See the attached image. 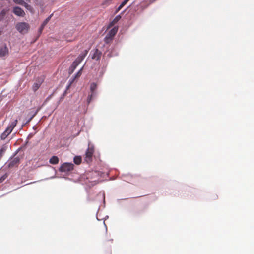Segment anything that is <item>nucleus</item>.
Masks as SVG:
<instances>
[{"instance_id":"obj_7","label":"nucleus","mask_w":254,"mask_h":254,"mask_svg":"<svg viewBox=\"0 0 254 254\" xmlns=\"http://www.w3.org/2000/svg\"><path fill=\"white\" fill-rule=\"evenodd\" d=\"M8 54V49L6 45L0 49V57H3Z\"/></svg>"},{"instance_id":"obj_10","label":"nucleus","mask_w":254,"mask_h":254,"mask_svg":"<svg viewBox=\"0 0 254 254\" xmlns=\"http://www.w3.org/2000/svg\"><path fill=\"white\" fill-rule=\"evenodd\" d=\"M59 161V158L56 156H52L49 160L50 163L52 164H57Z\"/></svg>"},{"instance_id":"obj_15","label":"nucleus","mask_w":254,"mask_h":254,"mask_svg":"<svg viewBox=\"0 0 254 254\" xmlns=\"http://www.w3.org/2000/svg\"><path fill=\"white\" fill-rule=\"evenodd\" d=\"M121 18V16L119 15L115 17V18L113 20L111 23L110 24V26H113L117 23Z\"/></svg>"},{"instance_id":"obj_1","label":"nucleus","mask_w":254,"mask_h":254,"mask_svg":"<svg viewBox=\"0 0 254 254\" xmlns=\"http://www.w3.org/2000/svg\"><path fill=\"white\" fill-rule=\"evenodd\" d=\"M17 30L22 34H26L29 29V25L26 22H18L15 26Z\"/></svg>"},{"instance_id":"obj_5","label":"nucleus","mask_w":254,"mask_h":254,"mask_svg":"<svg viewBox=\"0 0 254 254\" xmlns=\"http://www.w3.org/2000/svg\"><path fill=\"white\" fill-rule=\"evenodd\" d=\"M13 13L17 16L23 17L25 15L24 11L19 7H15L13 10Z\"/></svg>"},{"instance_id":"obj_16","label":"nucleus","mask_w":254,"mask_h":254,"mask_svg":"<svg viewBox=\"0 0 254 254\" xmlns=\"http://www.w3.org/2000/svg\"><path fill=\"white\" fill-rule=\"evenodd\" d=\"M74 162L75 164H77V165H79L81 162V157L80 156H75L74 158Z\"/></svg>"},{"instance_id":"obj_12","label":"nucleus","mask_w":254,"mask_h":254,"mask_svg":"<svg viewBox=\"0 0 254 254\" xmlns=\"http://www.w3.org/2000/svg\"><path fill=\"white\" fill-rule=\"evenodd\" d=\"M17 123V120H15L14 121L11 122L7 127V128L9 129V130H10L11 132H12L13 128L15 127L16 126Z\"/></svg>"},{"instance_id":"obj_25","label":"nucleus","mask_w":254,"mask_h":254,"mask_svg":"<svg viewBox=\"0 0 254 254\" xmlns=\"http://www.w3.org/2000/svg\"><path fill=\"white\" fill-rule=\"evenodd\" d=\"M14 1L19 4L23 5L25 3L24 1L23 0H14Z\"/></svg>"},{"instance_id":"obj_30","label":"nucleus","mask_w":254,"mask_h":254,"mask_svg":"<svg viewBox=\"0 0 254 254\" xmlns=\"http://www.w3.org/2000/svg\"><path fill=\"white\" fill-rule=\"evenodd\" d=\"M44 27H42V25H41L40 27L39 28V32L40 33L42 32V31H43V29H44Z\"/></svg>"},{"instance_id":"obj_3","label":"nucleus","mask_w":254,"mask_h":254,"mask_svg":"<svg viewBox=\"0 0 254 254\" xmlns=\"http://www.w3.org/2000/svg\"><path fill=\"white\" fill-rule=\"evenodd\" d=\"M94 148L89 147L86 151L85 160L86 162H89L92 161V156L94 153Z\"/></svg>"},{"instance_id":"obj_17","label":"nucleus","mask_w":254,"mask_h":254,"mask_svg":"<svg viewBox=\"0 0 254 254\" xmlns=\"http://www.w3.org/2000/svg\"><path fill=\"white\" fill-rule=\"evenodd\" d=\"M97 88V85L95 83H92L90 85V90L92 92V93L94 94V92L95 91V90Z\"/></svg>"},{"instance_id":"obj_20","label":"nucleus","mask_w":254,"mask_h":254,"mask_svg":"<svg viewBox=\"0 0 254 254\" xmlns=\"http://www.w3.org/2000/svg\"><path fill=\"white\" fill-rule=\"evenodd\" d=\"M38 111H39V109H37L35 112L32 113L30 118L27 121L28 123L30 122L32 120V119L34 118V117L37 114Z\"/></svg>"},{"instance_id":"obj_28","label":"nucleus","mask_w":254,"mask_h":254,"mask_svg":"<svg viewBox=\"0 0 254 254\" xmlns=\"http://www.w3.org/2000/svg\"><path fill=\"white\" fill-rule=\"evenodd\" d=\"M129 0H125L120 4L123 7L128 2Z\"/></svg>"},{"instance_id":"obj_4","label":"nucleus","mask_w":254,"mask_h":254,"mask_svg":"<svg viewBox=\"0 0 254 254\" xmlns=\"http://www.w3.org/2000/svg\"><path fill=\"white\" fill-rule=\"evenodd\" d=\"M88 53V50H85L83 51L82 53L76 59L74 62H76V63L79 64L86 57L87 54Z\"/></svg>"},{"instance_id":"obj_21","label":"nucleus","mask_w":254,"mask_h":254,"mask_svg":"<svg viewBox=\"0 0 254 254\" xmlns=\"http://www.w3.org/2000/svg\"><path fill=\"white\" fill-rule=\"evenodd\" d=\"M113 38L109 37L106 35L104 38V41L106 43L108 44L110 43L113 40Z\"/></svg>"},{"instance_id":"obj_19","label":"nucleus","mask_w":254,"mask_h":254,"mask_svg":"<svg viewBox=\"0 0 254 254\" xmlns=\"http://www.w3.org/2000/svg\"><path fill=\"white\" fill-rule=\"evenodd\" d=\"M113 0H105L102 5L105 6H108L110 5Z\"/></svg>"},{"instance_id":"obj_22","label":"nucleus","mask_w":254,"mask_h":254,"mask_svg":"<svg viewBox=\"0 0 254 254\" xmlns=\"http://www.w3.org/2000/svg\"><path fill=\"white\" fill-rule=\"evenodd\" d=\"M82 68H81L79 71L76 74V75H75L74 77V80L76 79H77L82 74Z\"/></svg>"},{"instance_id":"obj_9","label":"nucleus","mask_w":254,"mask_h":254,"mask_svg":"<svg viewBox=\"0 0 254 254\" xmlns=\"http://www.w3.org/2000/svg\"><path fill=\"white\" fill-rule=\"evenodd\" d=\"M43 82V79L39 80L34 83L32 86V89L34 91H37L41 86Z\"/></svg>"},{"instance_id":"obj_23","label":"nucleus","mask_w":254,"mask_h":254,"mask_svg":"<svg viewBox=\"0 0 254 254\" xmlns=\"http://www.w3.org/2000/svg\"><path fill=\"white\" fill-rule=\"evenodd\" d=\"M8 177V174L5 173L0 178V184L3 182Z\"/></svg>"},{"instance_id":"obj_14","label":"nucleus","mask_w":254,"mask_h":254,"mask_svg":"<svg viewBox=\"0 0 254 254\" xmlns=\"http://www.w3.org/2000/svg\"><path fill=\"white\" fill-rule=\"evenodd\" d=\"M78 64H77L76 63V62H73L70 67V72L69 73L71 74L74 71V70L76 69V68L77 67V66L78 65Z\"/></svg>"},{"instance_id":"obj_13","label":"nucleus","mask_w":254,"mask_h":254,"mask_svg":"<svg viewBox=\"0 0 254 254\" xmlns=\"http://www.w3.org/2000/svg\"><path fill=\"white\" fill-rule=\"evenodd\" d=\"M19 161L18 158L16 157L12 159L9 163V167H12L17 164Z\"/></svg>"},{"instance_id":"obj_29","label":"nucleus","mask_w":254,"mask_h":254,"mask_svg":"<svg viewBox=\"0 0 254 254\" xmlns=\"http://www.w3.org/2000/svg\"><path fill=\"white\" fill-rule=\"evenodd\" d=\"M123 8L121 5L116 9L115 14H117Z\"/></svg>"},{"instance_id":"obj_8","label":"nucleus","mask_w":254,"mask_h":254,"mask_svg":"<svg viewBox=\"0 0 254 254\" xmlns=\"http://www.w3.org/2000/svg\"><path fill=\"white\" fill-rule=\"evenodd\" d=\"M118 27H113L111 30L109 31L106 35L113 39L114 37L115 36L118 31Z\"/></svg>"},{"instance_id":"obj_26","label":"nucleus","mask_w":254,"mask_h":254,"mask_svg":"<svg viewBox=\"0 0 254 254\" xmlns=\"http://www.w3.org/2000/svg\"><path fill=\"white\" fill-rule=\"evenodd\" d=\"M5 149L4 148H1L0 149V160L1 159V157H2L3 153L5 152Z\"/></svg>"},{"instance_id":"obj_11","label":"nucleus","mask_w":254,"mask_h":254,"mask_svg":"<svg viewBox=\"0 0 254 254\" xmlns=\"http://www.w3.org/2000/svg\"><path fill=\"white\" fill-rule=\"evenodd\" d=\"M11 132L6 128V130L1 134L0 138L4 140Z\"/></svg>"},{"instance_id":"obj_27","label":"nucleus","mask_w":254,"mask_h":254,"mask_svg":"<svg viewBox=\"0 0 254 254\" xmlns=\"http://www.w3.org/2000/svg\"><path fill=\"white\" fill-rule=\"evenodd\" d=\"M94 94L92 93L91 95H89L87 99L88 103H89L92 100V96Z\"/></svg>"},{"instance_id":"obj_6","label":"nucleus","mask_w":254,"mask_h":254,"mask_svg":"<svg viewBox=\"0 0 254 254\" xmlns=\"http://www.w3.org/2000/svg\"><path fill=\"white\" fill-rule=\"evenodd\" d=\"M101 54V52L98 49H96L94 51V53L92 56V59L98 61L100 59Z\"/></svg>"},{"instance_id":"obj_24","label":"nucleus","mask_w":254,"mask_h":254,"mask_svg":"<svg viewBox=\"0 0 254 254\" xmlns=\"http://www.w3.org/2000/svg\"><path fill=\"white\" fill-rule=\"evenodd\" d=\"M5 14H6V12H5V11L4 10H3L0 13V21L4 18Z\"/></svg>"},{"instance_id":"obj_2","label":"nucleus","mask_w":254,"mask_h":254,"mask_svg":"<svg viewBox=\"0 0 254 254\" xmlns=\"http://www.w3.org/2000/svg\"><path fill=\"white\" fill-rule=\"evenodd\" d=\"M74 165L71 163H64L60 167L59 171L62 172H68L73 170Z\"/></svg>"},{"instance_id":"obj_18","label":"nucleus","mask_w":254,"mask_h":254,"mask_svg":"<svg viewBox=\"0 0 254 254\" xmlns=\"http://www.w3.org/2000/svg\"><path fill=\"white\" fill-rule=\"evenodd\" d=\"M52 15H50L48 16L42 23L41 25H42V27H45L47 24L48 23V22L50 21L52 17Z\"/></svg>"}]
</instances>
